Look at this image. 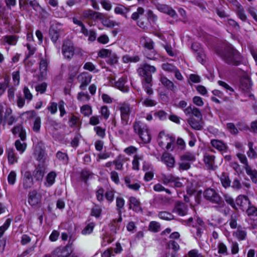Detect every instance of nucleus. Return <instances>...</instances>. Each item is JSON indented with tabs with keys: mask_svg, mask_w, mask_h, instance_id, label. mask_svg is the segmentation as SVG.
<instances>
[{
	"mask_svg": "<svg viewBox=\"0 0 257 257\" xmlns=\"http://www.w3.org/2000/svg\"><path fill=\"white\" fill-rule=\"evenodd\" d=\"M201 194H202L201 191H199L197 192L195 194V196L194 197L193 196V198H192L194 199L195 202H191L190 203V205L195 206V205H197L200 204L201 202Z\"/></svg>",
	"mask_w": 257,
	"mask_h": 257,
	"instance_id": "nucleus-56",
	"label": "nucleus"
},
{
	"mask_svg": "<svg viewBox=\"0 0 257 257\" xmlns=\"http://www.w3.org/2000/svg\"><path fill=\"white\" fill-rule=\"evenodd\" d=\"M12 109L5 104H0V125L3 123L4 120L12 113Z\"/></svg>",
	"mask_w": 257,
	"mask_h": 257,
	"instance_id": "nucleus-14",
	"label": "nucleus"
},
{
	"mask_svg": "<svg viewBox=\"0 0 257 257\" xmlns=\"http://www.w3.org/2000/svg\"><path fill=\"white\" fill-rule=\"evenodd\" d=\"M56 177V174L55 172H50L47 176L46 180L47 182L49 184V186H50L53 185L55 181V178Z\"/></svg>",
	"mask_w": 257,
	"mask_h": 257,
	"instance_id": "nucleus-48",
	"label": "nucleus"
},
{
	"mask_svg": "<svg viewBox=\"0 0 257 257\" xmlns=\"http://www.w3.org/2000/svg\"><path fill=\"white\" fill-rule=\"evenodd\" d=\"M8 162L10 165H13L18 162V157L13 149L9 148L7 151Z\"/></svg>",
	"mask_w": 257,
	"mask_h": 257,
	"instance_id": "nucleus-20",
	"label": "nucleus"
},
{
	"mask_svg": "<svg viewBox=\"0 0 257 257\" xmlns=\"http://www.w3.org/2000/svg\"><path fill=\"white\" fill-rule=\"evenodd\" d=\"M162 68L164 71L169 73H173L177 68V67L173 64L168 63L163 64L162 65Z\"/></svg>",
	"mask_w": 257,
	"mask_h": 257,
	"instance_id": "nucleus-41",
	"label": "nucleus"
},
{
	"mask_svg": "<svg viewBox=\"0 0 257 257\" xmlns=\"http://www.w3.org/2000/svg\"><path fill=\"white\" fill-rule=\"evenodd\" d=\"M218 84L226 90L229 95H232L234 92V89L226 82L219 80L218 81Z\"/></svg>",
	"mask_w": 257,
	"mask_h": 257,
	"instance_id": "nucleus-44",
	"label": "nucleus"
},
{
	"mask_svg": "<svg viewBox=\"0 0 257 257\" xmlns=\"http://www.w3.org/2000/svg\"><path fill=\"white\" fill-rule=\"evenodd\" d=\"M23 93L25 99L27 100L28 101H30L32 99L33 95L27 87H24L23 89Z\"/></svg>",
	"mask_w": 257,
	"mask_h": 257,
	"instance_id": "nucleus-64",
	"label": "nucleus"
},
{
	"mask_svg": "<svg viewBox=\"0 0 257 257\" xmlns=\"http://www.w3.org/2000/svg\"><path fill=\"white\" fill-rule=\"evenodd\" d=\"M175 177L172 174L165 175L162 174L161 180L164 184L167 185L170 183H172L174 181Z\"/></svg>",
	"mask_w": 257,
	"mask_h": 257,
	"instance_id": "nucleus-40",
	"label": "nucleus"
},
{
	"mask_svg": "<svg viewBox=\"0 0 257 257\" xmlns=\"http://www.w3.org/2000/svg\"><path fill=\"white\" fill-rule=\"evenodd\" d=\"M220 181L222 186L224 188H227L230 186L231 182L228 176L222 175L220 178Z\"/></svg>",
	"mask_w": 257,
	"mask_h": 257,
	"instance_id": "nucleus-57",
	"label": "nucleus"
},
{
	"mask_svg": "<svg viewBox=\"0 0 257 257\" xmlns=\"http://www.w3.org/2000/svg\"><path fill=\"white\" fill-rule=\"evenodd\" d=\"M3 39L4 42L12 45H16L18 40V38L15 35L5 36Z\"/></svg>",
	"mask_w": 257,
	"mask_h": 257,
	"instance_id": "nucleus-32",
	"label": "nucleus"
},
{
	"mask_svg": "<svg viewBox=\"0 0 257 257\" xmlns=\"http://www.w3.org/2000/svg\"><path fill=\"white\" fill-rule=\"evenodd\" d=\"M236 237L239 240H244L246 236V232L244 228L238 227L237 230L235 233Z\"/></svg>",
	"mask_w": 257,
	"mask_h": 257,
	"instance_id": "nucleus-34",
	"label": "nucleus"
},
{
	"mask_svg": "<svg viewBox=\"0 0 257 257\" xmlns=\"http://www.w3.org/2000/svg\"><path fill=\"white\" fill-rule=\"evenodd\" d=\"M133 107L127 102L120 103L118 109L120 111L121 123L123 125H126L130 119V114L133 110Z\"/></svg>",
	"mask_w": 257,
	"mask_h": 257,
	"instance_id": "nucleus-6",
	"label": "nucleus"
},
{
	"mask_svg": "<svg viewBox=\"0 0 257 257\" xmlns=\"http://www.w3.org/2000/svg\"><path fill=\"white\" fill-rule=\"evenodd\" d=\"M231 2L236 8L235 11L238 18L243 22L246 21L247 17L243 7L236 0H231Z\"/></svg>",
	"mask_w": 257,
	"mask_h": 257,
	"instance_id": "nucleus-11",
	"label": "nucleus"
},
{
	"mask_svg": "<svg viewBox=\"0 0 257 257\" xmlns=\"http://www.w3.org/2000/svg\"><path fill=\"white\" fill-rule=\"evenodd\" d=\"M94 227L93 223L91 222L87 225L82 230V233L83 234H90L93 231Z\"/></svg>",
	"mask_w": 257,
	"mask_h": 257,
	"instance_id": "nucleus-60",
	"label": "nucleus"
},
{
	"mask_svg": "<svg viewBox=\"0 0 257 257\" xmlns=\"http://www.w3.org/2000/svg\"><path fill=\"white\" fill-rule=\"evenodd\" d=\"M16 149L20 152L21 154L23 153L26 148V144L25 143H21L20 140H17L15 143Z\"/></svg>",
	"mask_w": 257,
	"mask_h": 257,
	"instance_id": "nucleus-46",
	"label": "nucleus"
},
{
	"mask_svg": "<svg viewBox=\"0 0 257 257\" xmlns=\"http://www.w3.org/2000/svg\"><path fill=\"white\" fill-rule=\"evenodd\" d=\"M253 144L251 142L248 143V147L249 148L248 151L247 152V156L250 159L257 158V153L253 148Z\"/></svg>",
	"mask_w": 257,
	"mask_h": 257,
	"instance_id": "nucleus-37",
	"label": "nucleus"
},
{
	"mask_svg": "<svg viewBox=\"0 0 257 257\" xmlns=\"http://www.w3.org/2000/svg\"><path fill=\"white\" fill-rule=\"evenodd\" d=\"M128 201L130 209L137 210L140 208V202L136 197H130Z\"/></svg>",
	"mask_w": 257,
	"mask_h": 257,
	"instance_id": "nucleus-29",
	"label": "nucleus"
},
{
	"mask_svg": "<svg viewBox=\"0 0 257 257\" xmlns=\"http://www.w3.org/2000/svg\"><path fill=\"white\" fill-rule=\"evenodd\" d=\"M246 173L250 177L252 182L254 183L257 182V171L253 169L249 165L243 166Z\"/></svg>",
	"mask_w": 257,
	"mask_h": 257,
	"instance_id": "nucleus-19",
	"label": "nucleus"
},
{
	"mask_svg": "<svg viewBox=\"0 0 257 257\" xmlns=\"http://www.w3.org/2000/svg\"><path fill=\"white\" fill-rule=\"evenodd\" d=\"M140 60V57L138 55L135 56H130L128 55H126L123 56L122 60L124 63H129V62H139Z\"/></svg>",
	"mask_w": 257,
	"mask_h": 257,
	"instance_id": "nucleus-33",
	"label": "nucleus"
},
{
	"mask_svg": "<svg viewBox=\"0 0 257 257\" xmlns=\"http://www.w3.org/2000/svg\"><path fill=\"white\" fill-rule=\"evenodd\" d=\"M156 100L149 97L146 98L143 102V104L147 107L154 106L157 104Z\"/></svg>",
	"mask_w": 257,
	"mask_h": 257,
	"instance_id": "nucleus-62",
	"label": "nucleus"
},
{
	"mask_svg": "<svg viewBox=\"0 0 257 257\" xmlns=\"http://www.w3.org/2000/svg\"><path fill=\"white\" fill-rule=\"evenodd\" d=\"M170 138L168 135H166L164 131L161 132L158 135L159 144L160 147H163L165 145L164 140L168 141L170 140Z\"/></svg>",
	"mask_w": 257,
	"mask_h": 257,
	"instance_id": "nucleus-36",
	"label": "nucleus"
},
{
	"mask_svg": "<svg viewBox=\"0 0 257 257\" xmlns=\"http://www.w3.org/2000/svg\"><path fill=\"white\" fill-rule=\"evenodd\" d=\"M33 184L32 176L30 172H26L23 179V186L25 189H28Z\"/></svg>",
	"mask_w": 257,
	"mask_h": 257,
	"instance_id": "nucleus-22",
	"label": "nucleus"
},
{
	"mask_svg": "<svg viewBox=\"0 0 257 257\" xmlns=\"http://www.w3.org/2000/svg\"><path fill=\"white\" fill-rule=\"evenodd\" d=\"M203 195L206 200L213 204H217L218 206H216V208L218 210L220 211L221 209L226 206L221 196L215 190L212 188H207L204 191Z\"/></svg>",
	"mask_w": 257,
	"mask_h": 257,
	"instance_id": "nucleus-3",
	"label": "nucleus"
},
{
	"mask_svg": "<svg viewBox=\"0 0 257 257\" xmlns=\"http://www.w3.org/2000/svg\"><path fill=\"white\" fill-rule=\"evenodd\" d=\"M215 156L210 155L208 153H206L204 155L203 161L207 169L212 170L215 169Z\"/></svg>",
	"mask_w": 257,
	"mask_h": 257,
	"instance_id": "nucleus-10",
	"label": "nucleus"
},
{
	"mask_svg": "<svg viewBox=\"0 0 257 257\" xmlns=\"http://www.w3.org/2000/svg\"><path fill=\"white\" fill-rule=\"evenodd\" d=\"M195 159V154L191 152H187L180 157L181 161L193 162Z\"/></svg>",
	"mask_w": 257,
	"mask_h": 257,
	"instance_id": "nucleus-27",
	"label": "nucleus"
},
{
	"mask_svg": "<svg viewBox=\"0 0 257 257\" xmlns=\"http://www.w3.org/2000/svg\"><path fill=\"white\" fill-rule=\"evenodd\" d=\"M62 51L65 58L71 59L74 54V47L72 43L69 40L65 41L62 47Z\"/></svg>",
	"mask_w": 257,
	"mask_h": 257,
	"instance_id": "nucleus-8",
	"label": "nucleus"
},
{
	"mask_svg": "<svg viewBox=\"0 0 257 257\" xmlns=\"http://www.w3.org/2000/svg\"><path fill=\"white\" fill-rule=\"evenodd\" d=\"M176 212L180 216H184L187 213V207L184 203H179L175 207Z\"/></svg>",
	"mask_w": 257,
	"mask_h": 257,
	"instance_id": "nucleus-30",
	"label": "nucleus"
},
{
	"mask_svg": "<svg viewBox=\"0 0 257 257\" xmlns=\"http://www.w3.org/2000/svg\"><path fill=\"white\" fill-rule=\"evenodd\" d=\"M124 203L125 201L122 197L118 196L116 198V209L119 214L121 213V209L123 208Z\"/></svg>",
	"mask_w": 257,
	"mask_h": 257,
	"instance_id": "nucleus-38",
	"label": "nucleus"
},
{
	"mask_svg": "<svg viewBox=\"0 0 257 257\" xmlns=\"http://www.w3.org/2000/svg\"><path fill=\"white\" fill-rule=\"evenodd\" d=\"M79 66L78 65H70L68 68L69 80L70 82L73 81L74 78L78 73Z\"/></svg>",
	"mask_w": 257,
	"mask_h": 257,
	"instance_id": "nucleus-24",
	"label": "nucleus"
},
{
	"mask_svg": "<svg viewBox=\"0 0 257 257\" xmlns=\"http://www.w3.org/2000/svg\"><path fill=\"white\" fill-rule=\"evenodd\" d=\"M226 128L232 135H236L238 133V130L233 123H227L226 124Z\"/></svg>",
	"mask_w": 257,
	"mask_h": 257,
	"instance_id": "nucleus-45",
	"label": "nucleus"
},
{
	"mask_svg": "<svg viewBox=\"0 0 257 257\" xmlns=\"http://www.w3.org/2000/svg\"><path fill=\"white\" fill-rule=\"evenodd\" d=\"M100 113L101 116L104 119L106 120L108 118L110 115V111L106 106H103L100 109Z\"/></svg>",
	"mask_w": 257,
	"mask_h": 257,
	"instance_id": "nucleus-55",
	"label": "nucleus"
},
{
	"mask_svg": "<svg viewBox=\"0 0 257 257\" xmlns=\"http://www.w3.org/2000/svg\"><path fill=\"white\" fill-rule=\"evenodd\" d=\"M134 131L144 143H149L151 136L148 126L140 121H135L133 123Z\"/></svg>",
	"mask_w": 257,
	"mask_h": 257,
	"instance_id": "nucleus-4",
	"label": "nucleus"
},
{
	"mask_svg": "<svg viewBox=\"0 0 257 257\" xmlns=\"http://www.w3.org/2000/svg\"><path fill=\"white\" fill-rule=\"evenodd\" d=\"M210 144L212 147L219 152L226 153L228 150V147L223 141L219 140H211Z\"/></svg>",
	"mask_w": 257,
	"mask_h": 257,
	"instance_id": "nucleus-12",
	"label": "nucleus"
},
{
	"mask_svg": "<svg viewBox=\"0 0 257 257\" xmlns=\"http://www.w3.org/2000/svg\"><path fill=\"white\" fill-rule=\"evenodd\" d=\"M83 68L89 71L94 72V73H97L99 71L98 69H96L95 65L90 62L86 63L83 66Z\"/></svg>",
	"mask_w": 257,
	"mask_h": 257,
	"instance_id": "nucleus-51",
	"label": "nucleus"
},
{
	"mask_svg": "<svg viewBox=\"0 0 257 257\" xmlns=\"http://www.w3.org/2000/svg\"><path fill=\"white\" fill-rule=\"evenodd\" d=\"M161 159L168 167L173 168L174 167L175 163V159L174 157L169 153L164 152L163 154Z\"/></svg>",
	"mask_w": 257,
	"mask_h": 257,
	"instance_id": "nucleus-17",
	"label": "nucleus"
},
{
	"mask_svg": "<svg viewBox=\"0 0 257 257\" xmlns=\"http://www.w3.org/2000/svg\"><path fill=\"white\" fill-rule=\"evenodd\" d=\"M78 101L81 102L88 101L90 99V96L87 93L83 92H79L77 96Z\"/></svg>",
	"mask_w": 257,
	"mask_h": 257,
	"instance_id": "nucleus-49",
	"label": "nucleus"
},
{
	"mask_svg": "<svg viewBox=\"0 0 257 257\" xmlns=\"http://www.w3.org/2000/svg\"><path fill=\"white\" fill-rule=\"evenodd\" d=\"M201 120H202L197 121L194 118L190 117L187 120V121L193 129L195 130H201L203 128Z\"/></svg>",
	"mask_w": 257,
	"mask_h": 257,
	"instance_id": "nucleus-23",
	"label": "nucleus"
},
{
	"mask_svg": "<svg viewBox=\"0 0 257 257\" xmlns=\"http://www.w3.org/2000/svg\"><path fill=\"white\" fill-rule=\"evenodd\" d=\"M92 75L87 72H83L78 75L77 79L78 82L80 83V88L82 90H85L90 83Z\"/></svg>",
	"mask_w": 257,
	"mask_h": 257,
	"instance_id": "nucleus-9",
	"label": "nucleus"
},
{
	"mask_svg": "<svg viewBox=\"0 0 257 257\" xmlns=\"http://www.w3.org/2000/svg\"><path fill=\"white\" fill-rule=\"evenodd\" d=\"M42 196L36 190L29 192L28 194V201L29 204L32 207L40 206L41 203Z\"/></svg>",
	"mask_w": 257,
	"mask_h": 257,
	"instance_id": "nucleus-7",
	"label": "nucleus"
},
{
	"mask_svg": "<svg viewBox=\"0 0 257 257\" xmlns=\"http://www.w3.org/2000/svg\"><path fill=\"white\" fill-rule=\"evenodd\" d=\"M237 217L236 214H232L229 219V225L231 228L234 229L237 227Z\"/></svg>",
	"mask_w": 257,
	"mask_h": 257,
	"instance_id": "nucleus-58",
	"label": "nucleus"
},
{
	"mask_svg": "<svg viewBox=\"0 0 257 257\" xmlns=\"http://www.w3.org/2000/svg\"><path fill=\"white\" fill-rule=\"evenodd\" d=\"M41 118L40 117H37L34 122L33 130L36 133H38L41 127Z\"/></svg>",
	"mask_w": 257,
	"mask_h": 257,
	"instance_id": "nucleus-59",
	"label": "nucleus"
},
{
	"mask_svg": "<svg viewBox=\"0 0 257 257\" xmlns=\"http://www.w3.org/2000/svg\"><path fill=\"white\" fill-rule=\"evenodd\" d=\"M56 157L61 161H63L65 163L67 162L68 158L67 155L66 153H64L61 151H58L56 154Z\"/></svg>",
	"mask_w": 257,
	"mask_h": 257,
	"instance_id": "nucleus-63",
	"label": "nucleus"
},
{
	"mask_svg": "<svg viewBox=\"0 0 257 257\" xmlns=\"http://www.w3.org/2000/svg\"><path fill=\"white\" fill-rule=\"evenodd\" d=\"M251 87L250 78L247 75L243 76L240 80V87L244 91H248Z\"/></svg>",
	"mask_w": 257,
	"mask_h": 257,
	"instance_id": "nucleus-21",
	"label": "nucleus"
},
{
	"mask_svg": "<svg viewBox=\"0 0 257 257\" xmlns=\"http://www.w3.org/2000/svg\"><path fill=\"white\" fill-rule=\"evenodd\" d=\"M143 159L142 156L135 155L134 158V160L132 162L133 169L135 170H139V162L140 160Z\"/></svg>",
	"mask_w": 257,
	"mask_h": 257,
	"instance_id": "nucleus-50",
	"label": "nucleus"
},
{
	"mask_svg": "<svg viewBox=\"0 0 257 257\" xmlns=\"http://www.w3.org/2000/svg\"><path fill=\"white\" fill-rule=\"evenodd\" d=\"M48 62L46 58H42L39 63V69L42 76H44L47 71Z\"/></svg>",
	"mask_w": 257,
	"mask_h": 257,
	"instance_id": "nucleus-25",
	"label": "nucleus"
},
{
	"mask_svg": "<svg viewBox=\"0 0 257 257\" xmlns=\"http://www.w3.org/2000/svg\"><path fill=\"white\" fill-rule=\"evenodd\" d=\"M16 173L15 171H11L8 175V181L9 184L14 185L16 180Z\"/></svg>",
	"mask_w": 257,
	"mask_h": 257,
	"instance_id": "nucleus-61",
	"label": "nucleus"
},
{
	"mask_svg": "<svg viewBox=\"0 0 257 257\" xmlns=\"http://www.w3.org/2000/svg\"><path fill=\"white\" fill-rule=\"evenodd\" d=\"M11 222L10 219H7L4 224L0 226V238L2 237L5 231L9 227Z\"/></svg>",
	"mask_w": 257,
	"mask_h": 257,
	"instance_id": "nucleus-52",
	"label": "nucleus"
},
{
	"mask_svg": "<svg viewBox=\"0 0 257 257\" xmlns=\"http://www.w3.org/2000/svg\"><path fill=\"white\" fill-rule=\"evenodd\" d=\"M160 81L162 84L168 90H171L174 92H176L177 89L176 86H175L174 83L168 79L165 76L161 75L160 77Z\"/></svg>",
	"mask_w": 257,
	"mask_h": 257,
	"instance_id": "nucleus-16",
	"label": "nucleus"
},
{
	"mask_svg": "<svg viewBox=\"0 0 257 257\" xmlns=\"http://www.w3.org/2000/svg\"><path fill=\"white\" fill-rule=\"evenodd\" d=\"M149 229L154 232H159L160 230V224L156 221H151L149 224Z\"/></svg>",
	"mask_w": 257,
	"mask_h": 257,
	"instance_id": "nucleus-43",
	"label": "nucleus"
},
{
	"mask_svg": "<svg viewBox=\"0 0 257 257\" xmlns=\"http://www.w3.org/2000/svg\"><path fill=\"white\" fill-rule=\"evenodd\" d=\"M45 173V167L43 165H39L33 171V175L36 180H42Z\"/></svg>",
	"mask_w": 257,
	"mask_h": 257,
	"instance_id": "nucleus-18",
	"label": "nucleus"
},
{
	"mask_svg": "<svg viewBox=\"0 0 257 257\" xmlns=\"http://www.w3.org/2000/svg\"><path fill=\"white\" fill-rule=\"evenodd\" d=\"M118 57L117 55L111 51L107 58L106 62L107 64L110 65H114L117 63Z\"/></svg>",
	"mask_w": 257,
	"mask_h": 257,
	"instance_id": "nucleus-39",
	"label": "nucleus"
},
{
	"mask_svg": "<svg viewBox=\"0 0 257 257\" xmlns=\"http://www.w3.org/2000/svg\"><path fill=\"white\" fill-rule=\"evenodd\" d=\"M95 12L91 10H85L83 12L82 16L85 19L93 20L94 19Z\"/></svg>",
	"mask_w": 257,
	"mask_h": 257,
	"instance_id": "nucleus-53",
	"label": "nucleus"
},
{
	"mask_svg": "<svg viewBox=\"0 0 257 257\" xmlns=\"http://www.w3.org/2000/svg\"><path fill=\"white\" fill-rule=\"evenodd\" d=\"M159 217L163 220H171L174 219V215L167 211H161L158 213Z\"/></svg>",
	"mask_w": 257,
	"mask_h": 257,
	"instance_id": "nucleus-35",
	"label": "nucleus"
},
{
	"mask_svg": "<svg viewBox=\"0 0 257 257\" xmlns=\"http://www.w3.org/2000/svg\"><path fill=\"white\" fill-rule=\"evenodd\" d=\"M74 239L72 238L71 236L69 237L68 243L65 246H60L56 248L53 251L49 257H68L72 252V244Z\"/></svg>",
	"mask_w": 257,
	"mask_h": 257,
	"instance_id": "nucleus-5",
	"label": "nucleus"
},
{
	"mask_svg": "<svg viewBox=\"0 0 257 257\" xmlns=\"http://www.w3.org/2000/svg\"><path fill=\"white\" fill-rule=\"evenodd\" d=\"M80 111L84 116H89L91 114L92 110L90 105L85 104L81 107Z\"/></svg>",
	"mask_w": 257,
	"mask_h": 257,
	"instance_id": "nucleus-42",
	"label": "nucleus"
},
{
	"mask_svg": "<svg viewBox=\"0 0 257 257\" xmlns=\"http://www.w3.org/2000/svg\"><path fill=\"white\" fill-rule=\"evenodd\" d=\"M94 130L96 132L98 137L100 138H104L105 136V129L100 126H97L94 127Z\"/></svg>",
	"mask_w": 257,
	"mask_h": 257,
	"instance_id": "nucleus-54",
	"label": "nucleus"
},
{
	"mask_svg": "<svg viewBox=\"0 0 257 257\" xmlns=\"http://www.w3.org/2000/svg\"><path fill=\"white\" fill-rule=\"evenodd\" d=\"M223 60L227 64L237 66L242 60V57L239 52L231 46L225 47L221 53H219Z\"/></svg>",
	"mask_w": 257,
	"mask_h": 257,
	"instance_id": "nucleus-2",
	"label": "nucleus"
},
{
	"mask_svg": "<svg viewBox=\"0 0 257 257\" xmlns=\"http://www.w3.org/2000/svg\"><path fill=\"white\" fill-rule=\"evenodd\" d=\"M156 69L154 66L143 64L138 69L139 75L142 77V83L143 88L148 95L153 93L152 87V73L156 72Z\"/></svg>",
	"mask_w": 257,
	"mask_h": 257,
	"instance_id": "nucleus-1",
	"label": "nucleus"
},
{
	"mask_svg": "<svg viewBox=\"0 0 257 257\" xmlns=\"http://www.w3.org/2000/svg\"><path fill=\"white\" fill-rule=\"evenodd\" d=\"M125 162V159L121 156H119L113 161V165H115V169L122 171L123 170V165Z\"/></svg>",
	"mask_w": 257,
	"mask_h": 257,
	"instance_id": "nucleus-28",
	"label": "nucleus"
},
{
	"mask_svg": "<svg viewBox=\"0 0 257 257\" xmlns=\"http://www.w3.org/2000/svg\"><path fill=\"white\" fill-rule=\"evenodd\" d=\"M236 204L239 206L242 211L247 208L250 206V203L247 197L244 195H239L236 199Z\"/></svg>",
	"mask_w": 257,
	"mask_h": 257,
	"instance_id": "nucleus-13",
	"label": "nucleus"
},
{
	"mask_svg": "<svg viewBox=\"0 0 257 257\" xmlns=\"http://www.w3.org/2000/svg\"><path fill=\"white\" fill-rule=\"evenodd\" d=\"M124 184L130 189L135 191H138L141 188L140 183L134 181L130 176H126L124 178Z\"/></svg>",
	"mask_w": 257,
	"mask_h": 257,
	"instance_id": "nucleus-15",
	"label": "nucleus"
},
{
	"mask_svg": "<svg viewBox=\"0 0 257 257\" xmlns=\"http://www.w3.org/2000/svg\"><path fill=\"white\" fill-rule=\"evenodd\" d=\"M125 83L126 80L125 78L123 77L120 78L117 81L115 82V86L122 92H127L129 88L127 86L125 85Z\"/></svg>",
	"mask_w": 257,
	"mask_h": 257,
	"instance_id": "nucleus-26",
	"label": "nucleus"
},
{
	"mask_svg": "<svg viewBox=\"0 0 257 257\" xmlns=\"http://www.w3.org/2000/svg\"><path fill=\"white\" fill-rule=\"evenodd\" d=\"M144 12L145 10L143 8L139 7L137 12L133 13L131 16V18L134 21H137L139 19L140 16H142L144 14Z\"/></svg>",
	"mask_w": 257,
	"mask_h": 257,
	"instance_id": "nucleus-47",
	"label": "nucleus"
},
{
	"mask_svg": "<svg viewBox=\"0 0 257 257\" xmlns=\"http://www.w3.org/2000/svg\"><path fill=\"white\" fill-rule=\"evenodd\" d=\"M17 120V118L12 113L7 116V117L4 120V121L2 124L4 127L6 124L12 125L16 122Z\"/></svg>",
	"mask_w": 257,
	"mask_h": 257,
	"instance_id": "nucleus-31",
	"label": "nucleus"
}]
</instances>
